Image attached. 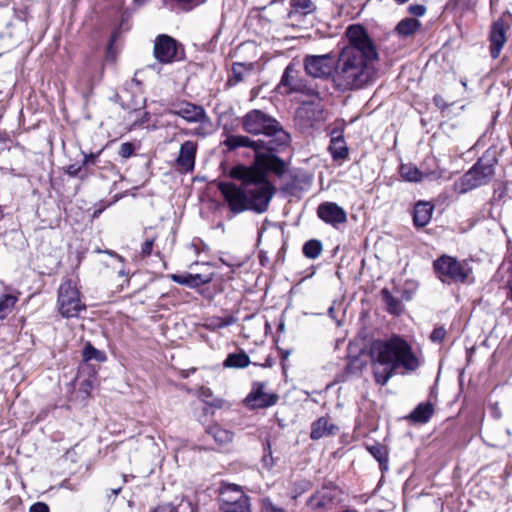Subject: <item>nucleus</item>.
I'll return each mask as SVG.
<instances>
[{"label":"nucleus","instance_id":"f257e3e1","mask_svg":"<svg viewBox=\"0 0 512 512\" xmlns=\"http://www.w3.org/2000/svg\"><path fill=\"white\" fill-rule=\"evenodd\" d=\"M346 37L348 45L340 52L332 74L333 86L340 92L367 85L374 75L371 62L378 59L377 49L363 26L350 25Z\"/></svg>","mask_w":512,"mask_h":512},{"label":"nucleus","instance_id":"f03ea898","mask_svg":"<svg viewBox=\"0 0 512 512\" xmlns=\"http://www.w3.org/2000/svg\"><path fill=\"white\" fill-rule=\"evenodd\" d=\"M230 177L241 181V184L222 181L218 190L233 214L248 210L259 214L267 211L275 189L261 168L236 165L230 170Z\"/></svg>","mask_w":512,"mask_h":512},{"label":"nucleus","instance_id":"7ed1b4c3","mask_svg":"<svg viewBox=\"0 0 512 512\" xmlns=\"http://www.w3.org/2000/svg\"><path fill=\"white\" fill-rule=\"evenodd\" d=\"M241 125L245 132L252 135H264L268 141H264L265 151L275 152L286 148L291 137L282 125L271 115L259 109L247 112L241 118Z\"/></svg>","mask_w":512,"mask_h":512},{"label":"nucleus","instance_id":"20e7f679","mask_svg":"<svg viewBox=\"0 0 512 512\" xmlns=\"http://www.w3.org/2000/svg\"><path fill=\"white\" fill-rule=\"evenodd\" d=\"M420 360L408 342L398 335L386 340V382L395 374H406L417 370Z\"/></svg>","mask_w":512,"mask_h":512},{"label":"nucleus","instance_id":"39448f33","mask_svg":"<svg viewBox=\"0 0 512 512\" xmlns=\"http://www.w3.org/2000/svg\"><path fill=\"white\" fill-rule=\"evenodd\" d=\"M168 113L181 117L188 123L198 124L190 132H185L187 135L190 134L204 138L213 132L212 120L201 105L186 100H179L170 104Z\"/></svg>","mask_w":512,"mask_h":512},{"label":"nucleus","instance_id":"423d86ee","mask_svg":"<svg viewBox=\"0 0 512 512\" xmlns=\"http://www.w3.org/2000/svg\"><path fill=\"white\" fill-rule=\"evenodd\" d=\"M57 306L59 313L64 318L79 316L80 312L86 309L81 300L80 292L76 283L71 279L64 281L58 289Z\"/></svg>","mask_w":512,"mask_h":512},{"label":"nucleus","instance_id":"0eeeda50","mask_svg":"<svg viewBox=\"0 0 512 512\" xmlns=\"http://www.w3.org/2000/svg\"><path fill=\"white\" fill-rule=\"evenodd\" d=\"M434 269L438 278L442 282H464L471 271L465 262H460L456 258L442 255L434 261Z\"/></svg>","mask_w":512,"mask_h":512},{"label":"nucleus","instance_id":"6e6552de","mask_svg":"<svg viewBox=\"0 0 512 512\" xmlns=\"http://www.w3.org/2000/svg\"><path fill=\"white\" fill-rule=\"evenodd\" d=\"M219 505L222 512H251L249 496L235 484L222 487Z\"/></svg>","mask_w":512,"mask_h":512},{"label":"nucleus","instance_id":"1a4fd4ad","mask_svg":"<svg viewBox=\"0 0 512 512\" xmlns=\"http://www.w3.org/2000/svg\"><path fill=\"white\" fill-rule=\"evenodd\" d=\"M153 55L161 64H171L184 56L182 45L169 35H158L154 41Z\"/></svg>","mask_w":512,"mask_h":512},{"label":"nucleus","instance_id":"9d476101","mask_svg":"<svg viewBox=\"0 0 512 512\" xmlns=\"http://www.w3.org/2000/svg\"><path fill=\"white\" fill-rule=\"evenodd\" d=\"M494 175V168L491 164L479 160L462 178L458 187L460 193L477 188L486 184Z\"/></svg>","mask_w":512,"mask_h":512},{"label":"nucleus","instance_id":"9b49d317","mask_svg":"<svg viewBox=\"0 0 512 512\" xmlns=\"http://www.w3.org/2000/svg\"><path fill=\"white\" fill-rule=\"evenodd\" d=\"M340 493L337 487L325 485L309 497L307 506L317 512L332 510L339 502Z\"/></svg>","mask_w":512,"mask_h":512},{"label":"nucleus","instance_id":"f8f14e48","mask_svg":"<svg viewBox=\"0 0 512 512\" xmlns=\"http://www.w3.org/2000/svg\"><path fill=\"white\" fill-rule=\"evenodd\" d=\"M333 56L328 53L324 55H307L304 58V68L309 76L314 78H327L332 76L334 70Z\"/></svg>","mask_w":512,"mask_h":512},{"label":"nucleus","instance_id":"ddd939ff","mask_svg":"<svg viewBox=\"0 0 512 512\" xmlns=\"http://www.w3.org/2000/svg\"><path fill=\"white\" fill-rule=\"evenodd\" d=\"M279 396L273 392L266 391V384L263 382L253 383L250 393L245 402L253 409L267 408L277 403Z\"/></svg>","mask_w":512,"mask_h":512},{"label":"nucleus","instance_id":"4468645a","mask_svg":"<svg viewBox=\"0 0 512 512\" xmlns=\"http://www.w3.org/2000/svg\"><path fill=\"white\" fill-rule=\"evenodd\" d=\"M317 215L322 221L333 227L347 221L345 210L334 202L321 203L317 208Z\"/></svg>","mask_w":512,"mask_h":512},{"label":"nucleus","instance_id":"2eb2a0df","mask_svg":"<svg viewBox=\"0 0 512 512\" xmlns=\"http://www.w3.org/2000/svg\"><path fill=\"white\" fill-rule=\"evenodd\" d=\"M368 355L376 382L384 385V341L374 340L368 348Z\"/></svg>","mask_w":512,"mask_h":512},{"label":"nucleus","instance_id":"dca6fc26","mask_svg":"<svg viewBox=\"0 0 512 512\" xmlns=\"http://www.w3.org/2000/svg\"><path fill=\"white\" fill-rule=\"evenodd\" d=\"M507 25L503 19H497L491 25L490 29V53L492 58L499 57L501 50L506 43Z\"/></svg>","mask_w":512,"mask_h":512},{"label":"nucleus","instance_id":"f3484780","mask_svg":"<svg viewBox=\"0 0 512 512\" xmlns=\"http://www.w3.org/2000/svg\"><path fill=\"white\" fill-rule=\"evenodd\" d=\"M197 148V143L191 140L181 144L176 158V164L181 171L192 172L194 170Z\"/></svg>","mask_w":512,"mask_h":512},{"label":"nucleus","instance_id":"a211bd4d","mask_svg":"<svg viewBox=\"0 0 512 512\" xmlns=\"http://www.w3.org/2000/svg\"><path fill=\"white\" fill-rule=\"evenodd\" d=\"M222 144L227 148L228 151H234L242 147L251 148L255 152V157L259 154L260 151L265 150L263 140L255 141L244 135H228Z\"/></svg>","mask_w":512,"mask_h":512},{"label":"nucleus","instance_id":"6ab92c4d","mask_svg":"<svg viewBox=\"0 0 512 512\" xmlns=\"http://www.w3.org/2000/svg\"><path fill=\"white\" fill-rule=\"evenodd\" d=\"M272 152L267 151V153H263L262 151L255 157V163L253 166H257L261 168L265 175L266 171H272L276 175L281 176L285 172V163L279 157L271 154Z\"/></svg>","mask_w":512,"mask_h":512},{"label":"nucleus","instance_id":"aec40b11","mask_svg":"<svg viewBox=\"0 0 512 512\" xmlns=\"http://www.w3.org/2000/svg\"><path fill=\"white\" fill-rule=\"evenodd\" d=\"M296 70L288 65L281 77V80L277 86L278 90L284 94H291L294 92H304L305 85L301 79H299L296 75Z\"/></svg>","mask_w":512,"mask_h":512},{"label":"nucleus","instance_id":"412c9836","mask_svg":"<svg viewBox=\"0 0 512 512\" xmlns=\"http://www.w3.org/2000/svg\"><path fill=\"white\" fill-rule=\"evenodd\" d=\"M169 278L180 285H185L189 288H198L201 285L208 284L212 281L213 275L212 274H191V273H185V274H170Z\"/></svg>","mask_w":512,"mask_h":512},{"label":"nucleus","instance_id":"4be33fe9","mask_svg":"<svg viewBox=\"0 0 512 512\" xmlns=\"http://www.w3.org/2000/svg\"><path fill=\"white\" fill-rule=\"evenodd\" d=\"M338 430V427L331 423L328 418L321 417L312 423L310 438L318 440L325 436L335 435Z\"/></svg>","mask_w":512,"mask_h":512},{"label":"nucleus","instance_id":"5701e85b","mask_svg":"<svg viewBox=\"0 0 512 512\" xmlns=\"http://www.w3.org/2000/svg\"><path fill=\"white\" fill-rule=\"evenodd\" d=\"M290 10L288 17L290 19H299L300 17L312 14L316 6L312 0H290Z\"/></svg>","mask_w":512,"mask_h":512},{"label":"nucleus","instance_id":"b1692460","mask_svg":"<svg viewBox=\"0 0 512 512\" xmlns=\"http://www.w3.org/2000/svg\"><path fill=\"white\" fill-rule=\"evenodd\" d=\"M433 206L428 202H418L414 207L413 220L418 227L426 226L432 216Z\"/></svg>","mask_w":512,"mask_h":512},{"label":"nucleus","instance_id":"393cba45","mask_svg":"<svg viewBox=\"0 0 512 512\" xmlns=\"http://www.w3.org/2000/svg\"><path fill=\"white\" fill-rule=\"evenodd\" d=\"M253 70L252 63H240L235 62L232 65L231 73L232 76L228 79V84L230 86H235L238 83L242 82L245 79V76Z\"/></svg>","mask_w":512,"mask_h":512},{"label":"nucleus","instance_id":"a878e982","mask_svg":"<svg viewBox=\"0 0 512 512\" xmlns=\"http://www.w3.org/2000/svg\"><path fill=\"white\" fill-rule=\"evenodd\" d=\"M329 151L334 160H343L348 156V148L342 135L333 136L330 141Z\"/></svg>","mask_w":512,"mask_h":512},{"label":"nucleus","instance_id":"bb28decb","mask_svg":"<svg viewBox=\"0 0 512 512\" xmlns=\"http://www.w3.org/2000/svg\"><path fill=\"white\" fill-rule=\"evenodd\" d=\"M250 364V358L245 351L240 350L237 353H230L223 362L226 368H246Z\"/></svg>","mask_w":512,"mask_h":512},{"label":"nucleus","instance_id":"cd10ccee","mask_svg":"<svg viewBox=\"0 0 512 512\" xmlns=\"http://www.w3.org/2000/svg\"><path fill=\"white\" fill-rule=\"evenodd\" d=\"M434 408L430 403L419 404L410 414V418L418 423H426L431 418Z\"/></svg>","mask_w":512,"mask_h":512},{"label":"nucleus","instance_id":"c85d7f7f","mask_svg":"<svg viewBox=\"0 0 512 512\" xmlns=\"http://www.w3.org/2000/svg\"><path fill=\"white\" fill-rule=\"evenodd\" d=\"M400 174L405 180L410 182L422 181L428 176L411 163L401 164Z\"/></svg>","mask_w":512,"mask_h":512},{"label":"nucleus","instance_id":"c756f323","mask_svg":"<svg viewBox=\"0 0 512 512\" xmlns=\"http://www.w3.org/2000/svg\"><path fill=\"white\" fill-rule=\"evenodd\" d=\"M236 321L237 319L231 315L226 317H211L207 319L205 327L210 331L216 332L219 329L228 327L236 323Z\"/></svg>","mask_w":512,"mask_h":512},{"label":"nucleus","instance_id":"7c9ffc66","mask_svg":"<svg viewBox=\"0 0 512 512\" xmlns=\"http://www.w3.org/2000/svg\"><path fill=\"white\" fill-rule=\"evenodd\" d=\"M207 433L213 437L215 442L220 445L230 443L233 440V433L227 429H224L218 425L211 426Z\"/></svg>","mask_w":512,"mask_h":512},{"label":"nucleus","instance_id":"2f4dec72","mask_svg":"<svg viewBox=\"0 0 512 512\" xmlns=\"http://www.w3.org/2000/svg\"><path fill=\"white\" fill-rule=\"evenodd\" d=\"M18 298L11 294H4L0 297V322H2L14 309Z\"/></svg>","mask_w":512,"mask_h":512},{"label":"nucleus","instance_id":"473e14b6","mask_svg":"<svg viewBox=\"0 0 512 512\" xmlns=\"http://www.w3.org/2000/svg\"><path fill=\"white\" fill-rule=\"evenodd\" d=\"M323 250L321 241L311 239L303 245L302 252L309 259H316L320 256Z\"/></svg>","mask_w":512,"mask_h":512},{"label":"nucleus","instance_id":"72a5a7b5","mask_svg":"<svg viewBox=\"0 0 512 512\" xmlns=\"http://www.w3.org/2000/svg\"><path fill=\"white\" fill-rule=\"evenodd\" d=\"M420 26V22L413 18H406L398 23L396 30L400 35L408 36L413 34Z\"/></svg>","mask_w":512,"mask_h":512},{"label":"nucleus","instance_id":"f704fd0d","mask_svg":"<svg viewBox=\"0 0 512 512\" xmlns=\"http://www.w3.org/2000/svg\"><path fill=\"white\" fill-rule=\"evenodd\" d=\"M83 359L85 361L96 360L98 362H104L107 357L103 351L96 349L90 343H88L83 350Z\"/></svg>","mask_w":512,"mask_h":512},{"label":"nucleus","instance_id":"c9c22d12","mask_svg":"<svg viewBox=\"0 0 512 512\" xmlns=\"http://www.w3.org/2000/svg\"><path fill=\"white\" fill-rule=\"evenodd\" d=\"M65 173L70 177L79 178L80 180H86L90 173L83 167L82 164H70L65 168Z\"/></svg>","mask_w":512,"mask_h":512},{"label":"nucleus","instance_id":"e433bc0d","mask_svg":"<svg viewBox=\"0 0 512 512\" xmlns=\"http://www.w3.org/2000/svg\"><path fill=\"white\" fill-rule=\"evenodd\" d=\"M367 449L369 450L371 455L379 462V468L382 472V476L378 483L379 486L384 479V451L382 446L379 444L368 446Z\"/></svg>","mask_w":512,"mask_h":512},{"label":"nucleus","instance_id":"4c0bfd02","mask_svg":"<svg viewBox=\"0 0 512 512\" xmlns=\"http://www.w3.org/2000/svg\"><path fill=\"white\" fill-rule=\"evenodd\" d=\"M261 512H286V510L275 505L269 497H265L261 500Z\"/></svg>","mask_w":512,"mask_h":512},{"label":"nucleus","instance_id":"58836bf2","mask_svg":"<svg viewBox=\"0 0 512 512\" xmlns=\"http://www.w3.org/2000/svg\"><path fill=\"white\" fill-rule=\"evenodd\" d=\"M118 153L123 159H128L135 153V146L131 142H124L120 145Z\"/></svg>","mask_w":512,"mask_h":512},{"label":"nucleus","instance_id":"ea45409f","mask_svg":"<svg viewBox=\"0 0 512 512\" xmlns=\"http://www.w3.org/2000/svg\"><path fill=\"white\" fill-rule=\"evenodd\" d=\"M386 310L394 315H398L401 311V305L395 301L386 291Z\"/></svg>","mask_w":512,"mask_h":512},{"label":"nucleus","instance_id":"a19ab883","mask_svg":"<svg viewBox=\"0 0 512 512\" xmlns=\"http://www.w3.org/2000/svg\"><path fill=\"white\" fill-rule=\"evenodd\" d=\"M446 333L443 326L435 327L430 335V340L434 343H441L445 339Z\"/></svg>","mask_w":512,"mask_h":512},{"label":"nucleus","instance_id":"79ce46f5","mask_svg":"<svg viewBox=\"0 0 512 512\" xmlns=\"http://www.w3.org/2000/svg\"><path fill=\"white\" fill-rule=\"evenodd\" d=\"M100 153H101V151L98 153H89V154L83 153V160L81 163L83 165V167L86 168V166L96 164Z\"/></svg>","mask_w":512,"mask_h":512},{"label":"nucleus","instance_id":"37998d69","mask_svg":"<svg viewBox=\"0 0 512 512\" xmlns=\"http://www.w3.org/2000/svg\"><path fill=\"white\" fill-rule=\"evenodd\" d=\"M154 239H147L141 247V254L143 257L149 256L152 252Z\"/></svg>","mask_w":512,"mask_h":512},{"label":"nucleus","instance_id":"c03bdc74","mask_svg":"<svg viewBox=\"0 0 512 512\" xmlns=\"http://www.w3.org/2000/svg\"><path fill=\"white\" fill-rule=\"evenodd\" d=\"M29 512H49V507L43 502H37L30 507Z\"/></svg>","mask_w":512,"mask_h":512},{"label":"nucleus","instance_id":"a18cd8bd","mask_svg":"<svg viewBox=\"0 0 512 512\" xmlns=\"http://www.w3.org/2000/svg\"><path fill=\"white\" fill-rule=\"evenodd\" d=\"M409 11L415 16H423L426 12V7L423 5H411Z\"/></svg>","mask_w":512,"mask_h":512},{"label":"nucleus","instance_id":"49530a36","mask_svg":"<svg viewBox=\"0 0 512 512\" xmlns=\"http://www.w3.org/2000/svg\"><path fill=\"white\" fill-rule=\"evenodd\" d=\"M200 396L205 399L209 398L210 396H212V391L209 388L201 387L200 388Z\"/></svg>","mask_w":512,"mask_h":512},{"label":"nucleus","instance_id":"de8ad7c7","mask_svg":"<svg viewBox=\"0 0 512 512\" xmlns=\"http://www.w3.org/2000/svg\"><path fill=\"white\" fill-rule=\"evenodd\" d=\"M153 512H174L173 507L167 506H159Z\"/></svg>","mask_w":512,"mask_h":512},{"label":"nucleus","instance_id":"09e8293b","mask_svg":"<svg viewBox=\"0 0 512 512\" xmlns=\"http://www.w3.org/2000/svg\"><path fill=\"white\" fill-rule=\"evenodd\" d=\"M289 352L288 351H282V359L286 360L289 356Z\"/></svg>","mask_w":512,"mask_h":512},{"label":"nucleus","instance_id":"8fccbe9b","mask_svg":"<svg viewBox=\"0 0 512 512\" xmlns=\"http://www.w3.org/2000/svg\"><path fill=\"white\" fill-rule=\"evenodd\" d=\"M101 213H102V210H101V209H100V210H96V211H94V213H93V217H98Z\"/></svg>","mask_w":512,"mask_h":512},{"label":"nucleus","instance_id":"3c124183","mask_svg":"<svg viewBox=\"0 0 512 512\" xmlns=\"http://www.w3.org/2000/svg\"><path fill=\"white\" fill-rule=\"evenodd\" d=\"M120 490H121L120 488H118V489H113V490H112V493H113L114 495H118V493L120 492Z\"/></svg>","mask_w":512,"mask_h":512},{"label":"nucleus","instance_id":"603ef678","mask_svg":"<svg viewBox=\"0 0 512 512\" xmlns=\"http://www.w3.org/2000/svg\"><path fill=\"white\" fill-rule=\"evenodd\" d=\"M461 84L466 87L467 86V81L464 79V80H461Z\"/></svg>","mask_w":512,"mask_h":512},{"label":"nucleus","instance_id":"864d4df0","mask_svg":"<svg viewBox=\"0 0 512 512\" xmlns=\"http://www.w3.org/2000/svg\"><path fill=\"white\" fill-rule=\"evenodd\" d=\"M395 1L400 3V4H403V3L407 2L408 0H395Z\"/></svg>","mask_w":512,"mask_h":512},{"label":"nucleus","instance_id":"5fc2aeb1","mask_svg":"<svg viewBox=\"0 0 512 512\" xmlns=\"http://www.w3.org/2000/svg\"><path fill=\"white\" fill-rule=\"evenodd\" d=\"M333 311H334V308H333V307H330V308H329V310H328V312H329V314H330V315L333 313Z\"/></svg>","mask_w":512,"mask_h":512},{"label":"nucleus","instance_id":"6e6d98bb","mask_svg":"<svg viewBox=\"0 0 512 512\" xmlns=\"http://www.w3.org/2000/svg\"><path fill=\"white\" fill-rule=\"evenodd\" d=\"M107 253H108L109 255H114V253H113V252H111V251H108Z\"/></svg>","mask_w":512,"mask_h":512}]
</instances>
